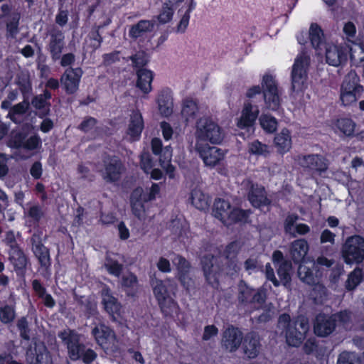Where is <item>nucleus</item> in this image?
<instances>
[{
	"mask_svg": "<svg viewBox=\"0 0 364 364\" xmlns=\"http://www.w3.org/2000/svg\"><path fill=\"white\" fill-rule=\"evenodd\" d=\"M361 358L355 352L343 351L338 355L337 364H361Z\"/></svg>",
	"mask_w": 364,
	"mask_h": 364,
	"instance_id": "6e6d98bb",
	"label": "nucleus"
},
{
	"mask_svg": "<svg viewBox=\"0 0 364 364\" xmlns=\"http://www.w3.org/2000/svg\"><path fill=\"white\" fill-rule=\"evenodd\" d=\"M43 232L38 230L31 237V250L34 256L38 259L40 269L45 272H49L52 265L50 250L43 243Z\"/></svg>",
	"mask_w": 364,
	"mask_h": 364,
	"instance_id": "6e6552de",
	"label": "nucleus"
},
{
	"mask_svg": "<svg viewBox=\"0 0 364 364\" xmlns=\"http://www.w3.org/2000/svg\"><path fill=\"white\" fill-rule=\"evenodd\" d=\"M176 260L177 275L176 277L181 285L189 291L194 286V281L190 276L191 264L189 262L183 257L178 255Z\"/></svg>",
	"mask_w": 364,
	"mask_h": 364,
	"instance_id": "6ab92c4d",
	"label": "nucleus"
},
{
	"mask_svg": "<svg viewBox=\"0 0 364 364\" xmlns=\"http://www.w3.org/2000/svg\"><path fill=\"white\" fill-rule=\"evenodd\" d=\"M154 28V23L153 21L140 20L129 28V36L131 38L136 40L147 33L152 31Z\"/></svg>",
	"mask_w": 364,
	"mask_h": 364,
	"instance_id": "2f4dec72",
	"label": "nucleus"
},
{
	"mask_svg": "<svg viewBox=\"0 0 364 364\" xmlns=\"http://www.w3.org/2000/svg\"><path fill=\"white\" fill-rule=\"evenodd\" d=\"M121 285L128 295L134 296L136 293L135 288L138 285V278L136 274L129 272L122 277Z\"/></svg>",
	"mask_w": 364,
	"mask_h": 364,
	"instance_id": "37998d69",
	"label": "nucleus"
},
{
	"mask_svg": "<svg viewBox=\"0 0 364 364\" xmlns=\"http://www.w3.org/2000/svg\"><path fill=\"white\" fill-rule=\"evenodd\" d=\"M299 218V215L296 213H289L286 216L283 224L285 234L289 235L292 237H296L294 228Z\"/></svg>",
	"mask_w": 364,
	"mask_h": 364,
	"instance_id": "4d7b16f0",
	"label": "nucleus"
},
{
	"mask_svg": "<svg viewBox=\"0 0 364 364\" xmlns=\"http://www.w3.org/2000/svg\"><path fill=\"white\" fill-rule=\"evenodd\" d=\"M153 292L164 317L172 318L175 314H178L179 306L174 299L176 294L164 284L163 281H156V284L153 287Z\"/></svg>",
	"mask_w": 364,
	"mask_h": 364,
	"instance_id": "39448f33",
	"label": "nucleus"
},
{
	"mask_svg": "<svg viewBox=\"0 0 364 364\" xmlns=\"http://www.w3.org/2000/svg\"><path fill=\"white\" fill-rule=\"evenodd\" d=\"M176 0H165L162 4L159 14L157 16L158 21L161 24L170 22L175 11Z\"/></svg>",
	"mask_w": 364,
	"mask_h": 364,
	"instance_id": "e433bc0d",
	"label": "nucleus"
},
{
	"mask_svg": "<svg viewBox=\"0 0 364 364\" xmlns=\"http://www.w3.org/2000/svg\"><path fill=\"white\" fill-rule=\"evenodd\" d=\"M195 136L198 144L208 142L212 144H220L224 139L223 128L210 117H202L196 123Z\"/></svg>",
	"mask_w": 364,
	"mask_h": 364,
	"instance_id": "7ed1b4c3",
	"label": "nucleus"
},
{
	"mask_svg": "<svg viewBox=\"0 0 364 364\" xmlns=\"http://www.w3.org/2000/svg\"><path fill=\"white\" fill-rule=\"evenodd\" d=\"M133 68L137 69H146L144 67L148 64L149 60L144 52H138L130 57Z\"/></svg>",
	"mask_w": 364,
	"mask_h": 364,
	"instance_id": "bf43d9fd",
	"label": "nucleus"
},
{
	"mask_svg": "<svg viewBox=\"0 0 364 364\" xmlns=\"http://www.w3.org/2000/svg\"><path fill=\"white\" fill-rule=\"evenodd\" d=\"M248 153L257 156H267L269 154V151L267 144L255 139L248 144Z\"/></svg>",
	"mask_w": 364,
	"mask_h": 364,
	"instance_id": "603ef678",
	"label": "nucleus"
},
{
	"mask_svg": "<svg viewBox=\"0 0 364 364\" xmlns=\"http://www.w3.org/2000/svg\"><path fill=\"white\" fill-rule=\"evenodd\" d=\"M336 320L331 315L320 313L316 315L314 324V333L318 337H327L336 329Z\"/></svg>",
	"mask_w": 364,
	"mask_h": 364,
	"instance_id": "dca6fc26",
	"label": "nucleus"
},
{
	"mask_svg": "<svg viewBox=\"0 0 364 364\" xmlns=\"http://www.w3.org/2000/svg\"><path fill=\"white\" fill-rule=\"evenodd\" d=\"M171 151L168 147H166L164 151V159L160 158V166L165 169V171L169 178L175 177V167L171 164Z\"/></svg>",
	"mask_w": 364,
	"mask_h": 364,
	"instance_id": "864d4df0",
	"label": "nucleus"
},
{
	"mask_svg": "<svg viewBox=\"0 0 364 364\" xmlns=\"http://www.w3.org/2000/svg\"><path fill=\"white\" fill-rule=\"evenodd\" d=\"M242 341V333L236 327H229L223 333V346L230 352L235 351L241 345Z\"/></svg>",
	"mask_w": 364,
	"mask_h": 364,
	"instance_id": "b1692460",
	"label": "nucleus"
},
{
	"mask_svg": "<svg viewBox=\"0 0 364 364\" xmlns=\"http://www.w3.org/2000/svg\"><path fill=\"white\" fill-rule=\"evenodd\" d=\"M30 103L35 109L39 110L38 117L40 118L43 119L50 114V103L46 102L41 95H37L34 96Z\"/></svg>",
	"mask_w": 364,
	"mask_h": 364,
	"instance_id": "a18cd8bd",
	"label": "nucleus"
},
{
	"mask_svg": "<svg viewBox=\"0 0 364 364\" xmlns=\"http://www.w3.org/2000/svg\"><path fill=\"white\" fill-rule=\"evenodd\" d=\"M102 303L105 309L113 318L119 316L121 314L122 306L117 299L112 295H109L107 298L103 299Z\"/></svg>",
	"mask_w": 364,
	"mask_h": 364,
	"instance_id": "c03bdc74",
	"label": "nucleus"
},
{
	"mask_svg": "<svg viewBox=\"0 0 364 364\" xmlns=\"http://www.w3.org/2000/svg\"><path fill=\"white\" fill-rule=\"evenodd\" d=\"M308 60L306 57L303 56L297 57L295 59L291 74L293 92H302L306 88L307 72L305 65H308Z\"/></svg>",
	"mask_w": 364,
	"mask_h": 364,
	"instance_id": "f8f14e48",
	"label": "nucleus"
},
{
	"mask_svg": "<svg viewBox=\"0 0 364 364\" xmlns=\"http://www.w3.org/2000/svg\"><path fill=\"white\" fill-rule=\"evenodd\" d=\"M252 211L251 209H242L238 207H232L225 225L247 224L250 223V217Z\"/></svg>",
	"mask_w": 364,
	"mask_h": 364,
	"instance_id": "cd10ccee",
	"label": "nucleus"
},
{
	"mask_svg": "<svg viewBox=\"0 0 364 364\" xmlns=\"http://www.w3.org/2000/svg\"><path fill=\"white\" fill-rule=\"evenodd\" d=\"M144 129V122L141 113L138 109L132 111L126 130V134L129 137V141H139Z\"/></svg>",
	"mask_w": 364,
	"mask_h": 364,
	"instance_id": "aec40b11",
	"label": "nucleus"
},
{
	"mask_svg": "<svg viewBox=\"0 0 364 364\" xmlns=\"http://www.w3.org/2000/svg\"><path fill=\"white\" fill-rule=\"evenodd\" d=\"M104 170L102 172L103 179L109 183L119 181L125 171L122 160L117 156H108L103 159Z\"/></svg>",
	"mask_w": 364,
	"mask_h": 364,
	"instance_id": "9d476101",
	"label": "nucleus"
},
{
	"mask_svg": "<svg viewBox=\"0 0 364 364\" xmlns=\"http://www.w3.org/2000/svg\"><path fill=\"white\" fill-rule=\"evenodd\" d=\"M3 242L9 247L8 252H13L21 248L16 241L14 232L11 230L6 232Z\"/></svg>",
	"mask_w": 364,
	"mask_h": 364,
	"instance_id": "052dcab7",
	"label": "nucleus"
},
{
	"mask_svg": "<svg viewBox=\"0 0 364 364\" xmlns=\"http://www.w3.org/2000/svg\"><path fill=\"white\" fill-rule=\"evenodd\" d=\"M277 269V273L279 277L280 284L282 283L284 286L289 284L291 280L290 272L292 268L291 262H284L279 265L275 266Z\"/></svg>",
	"mask_w": 364,
	"mask_h": 364,
	"instance_id": "49530a36",
	"label": "nucleus"
},
{
	"mask_svg": "<svg viewBox=\"0 0 364 364\" xmlns=\"http://www.w3.org/2000/svg\"><path fill=\"white\" fill-rule=\"evenodd\" d=\"M232 207L228 200L223 198H216L213 203V214L214 217L220 220L223 224H226L229 216V212Z\"/></svg>",
	"mask_w": 364,
	"mask_h": 364,
	"instance_id": "7c9ffc66",
	"label": "nucleus"
},
{
	"mask_svg": "<svg viewBox=\"0 0 364 364\" xmlns=\"http://www.w3.org/2000/svg\"><path fill=\"white\" fill-rule=\"evenodd\" d=\"M34 364H52V358L46 346L36 345L33 349Z\"/></svg>",
	"mask_w": 364,
	"mask_h": 364,
	"instance_id": "4c0bfd02",
	"label": "nucleus"
},
{
	"mask_svg": "<svg viewBox=\"0 0 364 364\" xmlns=\"http://www.w3.org/2000/svg\"><path fill=\"white\" fill-rule=\"evenodd\" d=\"M364 87L360 84V77L355 71L350 70L346 75L341 87L340 99L343 106H349L361 97Z\"/></svg>",
	"mask_w": 364,
	"mask_h": 364,
	"instance_id": "423d86ee",
	"label": "nucleus"
},
{
	"mask_svg": "<svg viewBox=\"0 0 364 364\" xmlns=\"http://www.w3.org/2000/svg\"><path fill=\"white\" fill-rule=\"evenodd\" d=\"M139 191L133 190L130 195V204L133 214L138 218H140L145 213V205L140 200L141 193Z\"/></svg>",
	"mask_w": 364,
	"mask_h": 364,
	"instance_id": "58836bf2",
	"label": "nucleus"
},
{
	"mask_svg": "<svg viewBox=\"0 0 364 364\" xmlns=\"http://www.w3.org/2000/svg\"><path fill=\"white\" fill-rule=\"evenodd\" d=\"M260 96V102H264L267 107L277 111L280 107V97L278 82L275 76L265 73L262 78L261 86L253 85L247 89L246 97L249 101L245 102L241 117L237 122V127L241 129L252 127L259 113V106L254 104V98Z\"/></svg>",
	"mask_w": 364,
	"mask_h": 364,
	"instance_id": "f257e3e1",
	"label": "nucleus"
},
{
	"mask_svg": "<svg viewBox=\"0 0 364 364\" xmlns=\"http://www.w3.org/2000/svg\"><path fill=\"white\" fill-rule=\"evenodd\" d=\"M309 244L304 238L298 239L292 242L290 247V253L294 263L301 262L309 251Z\"/></svg>",
	"mask_w": 364,
	"mask_h": 364,
	"instance_id": "c85d7f7f",
	"label": "nucleus"
},
{
	"mask_svg": "<svg viewBox=\"0 0 364 364\" xmlns=\"http://www.w3.org/2000/svg\"><path fill=\"white\" fill-rule=\"evenodd\" d=\"M42 141L38 134L31 136L25 141L23 149L29 151H33L41 146Z\"/></svg>",
	"mask_w": 364,
	"mask_h": 364,
	"instance_id": "0e129e2a",
	"label": "nucleus"
},
{
	"mask_svg": "<svg viewBox=\"0 0 364 364\" xmlns=\"http://www.w3.org/2000/svg\"><path fill=\"white\" fill-rule=\"evenodd\" d=\"M136 87L143 93L149 94L151 91V82L154 79V73L148 69L136 70Z\"/></svg>",
	"mask_w": 364,
	"mask_h": 364,
	"instance_id": "c756f323",
	"label": "nucleus"
},
{
	"mask_svg": "<svg viewBox=\"0 0 364 364\" xmlns=\"http://www.w3.org/2000/svg\"><path fill=\"white\" fill-rule=\"evenodd\" d=\"M348 55L351 60L354 58L349 45H331L326 49V61L330 65L338 67L346 63Z\"/></svg>",
	"mask_w": 364,
	"mask_h": 364,
	"instance_id": "9b49d317",
	"label": "nucleus"
},
{
	"mask_svg": "<svg viewBox=\"0 0 364 364\" xmlns=\"http://www.w3.org/2000/svg\"><path fill=\"white\" fill-rule=\"evenodd\" d=\"M96 343L104 349H108L115 339V333L105 324L97 326L92 330Z\"/></svg>",
	"mask_w": 364,
	"mask_h": 364,
	"instance_id": "4be33fe9",
	"label": "nucleus"
},
{
	"mask_svg": "<svg viewBox=\"0 0 364 364\" xmlns=\"http://www.w3.org/2000/svg\"><path fill=\"white\" fill-rule=\"evenodd\" d=\"M16 316L15 309L13 306L6 304L0 308V321L5 324L11 323Z\"/></svg>",
	"mask_w": 364,
	"mask_h": 364,
	"instance_id": "13d9d810",
	"label": "nucleus"
},
{
	"mask_svg": "<svg viewBox=\"0 0 364 364\" xmlns=\"http://www.w3.org/2000/svg\"><path fill=\"white\" fill-rule=\"evenodd\" d=\"M28 132L22 129L20 131H12L10 134L7 145L13 149H23L25 141L27 139Z\"/></svg>",
	"mask_w": 364,
	"mask_h": 364,
	"instance_id": "ea45409f",
	"label": "nucleus"
},
{
	"mask_svg": "<svg viewBox=\"0 0 364 364\" xmlns=\"http://www.w3.org/2000/svg\"><path fill=\"white\" fill-rule=\"evenodd\" d=\"M336 127L346 136H353L355 123L350 118H341L336 122Z\"/></svg>",
	"mask_w": 364,
	"mask_h": 364,
	"instance_id": "8fccbe9b",
	"label": "nucleus"
},
{
	"mask_svg": "<svg viewBox=\"0 0 364 364\" xmlns=\"http://www.w3.org/2000/svg\"><path fill=\"white\" fill-rule=\"evenodd\" d=\"M83 71L81 68L69 67L65 69L60 77L63 89L68 95H73L78 90Z\"/></svg>",
	"mask_w": 364,
	"mask_h": 364,
	"instance_id": "4468645a",
	"label": "nucleus"
},
{
	"mask_svg": "<svg viewBox=\"0 0 364 364\" xmlns=\"http://www.w3.org/2000/svg\"><path fill=\"white\" fill-rule=\"evenodd\" d=\"M49 43L48 50L53 61L60 60L62 52L65 47V35L58 28H53L49 31Z\"/></svg>",
	"mask_w": 364,
	"mask_h": 364,
	"instance_id": "f3484780",
	"label": "nucleus"
},
{
	"mask_svg": "<svg viewBox=\"0 0 364 364\" xmlns=\"http://www.w3.org/2000/svg\"><path fill=\"white\" fill-rule=\"evenodd\" d=\"M68 350L69 358L73 361L81 360L90 364L97 357V353L80 341V335L73 329H65L58 334Z\"/></svg>",
	"mask_w": 364,
	"mask_h": 364,
	"instance_id": "f03ea898",
	"label": "nucleus"
},
{
	"mask_svg": "<svg viewBox=\"0 0 364 364\" xmlns=\"http://www.w3.org/2000/svg\"><path fill=\"white\" fill-rule=\"evenodd\" d=\"M242 342L244 353L249 358H255L258 355L261 344L257 334L250 332L245 335Z\"/></svg>",
	"mask_w": 364,
	"mask_h": 364,
	"instance_id": "393cba45",
	"label": "nucleus"
},
{
	"mask_svg": "<svg viewBox=\"0 0 364 364\" xmlns=\"http://www.w3.org/2000/svg\"><path fill=\"white\" fill-rule=\"evenodd\" d=\"M30 99L27 97H23V101L11 107L9 111V117L10 119L16 123H19V120L16 116L25 114L30 109Z\"/></svg>",
	"mask_w": 364,
	"mask_h": 364,
	"instance_id": "c9c22d12",
	"label": "nucleus"
},
{
	"mask_svg": "<svg viewBox=\"0 0 364 364\" xmlns=\"http://www.w3.org/2000/svg\"><path fill=\"white\" fill-rule=\"evenodd\" d=\"M196 149L205 166L214 167L224 158L223 150L208 144L196 145Z\"/></svg>",
	"mask_w": 364,
	"mask_h": 364,
	"instance_id": "2eb2a0df",
	"label": "nucleus"
},
{
	"mask_svg": "<svg viewBox=\"0 0 364 364\" xmlns=\"http://www.w3.org/2000/svg\"><path fill=\"white\" fill-rule=\"evenodd\" d=\"M97 122L98 121L96 118L87 116L77 126V129L84 133H87L96 126Z\"/></svg>",
	"mask_w": 364,
	"mask_h": 364,
	"instance_id": "e2e57ef3",
	"label": "nucleus"
},
{
	"mask_svg": "<svg viewBox=\"0 0 364 364\" xmlns=\"http://www.w3.org/2000/svg\"><path fill=\"white\" fill-rule=\"evenodd\" d=\"M16 85L22 94V97L30 99L33 92L32 82L29 74L21 73L17 76Z\"/></svg>",
	"mask_w": 364,
	"mask_h": 364,
	"instance_id": "a19ab883",
	"label": "nucleus"
},
{
	"mask_svg": "<svg viewBox=\"0 0 364 364\" xmlns=\"http://www.w3.org/2000/svg\"><path fill=\"white\" fill-rule=\"evenodd\" d=\"M341 255L347 264H360L364 259V237L355 235L348 237L342 246Z\"/></svg>",
	"mask_w": 364,
	"mask_h": 364,
	"instance_id": "0eeeda50",
	"label": "nucleus"
},
{
	"mask_svg": "<svg viewBox=\"0 0 364 364\" xmlns=\"http://www.w3.org/2000/svg\"><path fill=\"white\" fill-rule=\"evenodd\" d=\"M292 327L287 331V343L290 346L298 347L302 343L309 330V321L304 316L298 317L293 322Z\"/></svg>",
	"mask_w": 364,
	"mask_h": 364,
	"instance_id": "ddd939ff",
	"label": "nucleus"
},
{
	"mask_svg": "<svg viewBox=\"0 0 364 364\" xmlns=\"http://www.w3.org/2000/svg\"><path fill=\"white\" fill-rule=\"evenodd\" d=\"M298 276L304 283L309 286H314L317 282L316 277L314 275L313 270L305 265H299Z\"/></svg>",
	"mask_w": 364,
	"mask_h": 364,
	"instance_id": "3c124183",
	"label": "nucleus"
},
{
	"mask_svg": "<svg viewBox=\"0 0 364 364\" xmlns=\"http://www.w3.org/2000/svg\"><path fill=\"white\" fill-rule=\"evenodd\" d=\"M274 144L279 154L287 153L292 145L291 132L287 128H283L280 132L275 134Z\"/></svg>",
	"mask_w": 364,
	"mask_h": 364,
	"instance_id": "bb28decb",
	"label": "nucleus"
},
{
	"mask_svg": "<svg viewBox=\"0 0 364 364\" xmlns=\"http://www.w3.org/2000/svg\"><path fill=\"white\" fill-rule=\"evenodd\" d=\"M240 249V246L237 240L230 242L226 245L224 250L223 253L225 258L228 259L235 258L239 252Z\"/></svg>",
	"mask_w": 364,
	"mask_h": 364,
	"instance_id": "680f3d73",
	"label": "nucleus"
},
{
	"mask_svg": "<svg viewBox=\"0 0 364 364\" xmlns=\"http://www.w3.org/2000/svg\"><path fill=\"white\" fill-rule=\"evenodd\" d=\"M17 328L20 333V336L26 341H28L30 339L29 336V328L26 318L25 317H22L18 319L17 322Z\"/></svg>",
	"mask_w": 364,
	"mask_h": 364,
	"instance_id": "774afa93",
	"label": "nucleus"
},
{
	"mask_svg": "<svg viewBox=\"0 0 364 364\" xmlns=\"http://www.w3.org/2000/svg\"><path fill=\"white\" fill-rule=\"evenodd\" d=\"M8 254L9 259L14 265V270L17 275L24 276L28 260L23 250L21 248L13 252H8Z\"/></svg>",
	"mask_w": 364,
	"mask_h": 364,
	"instance_id": "a878e982",
	"label": "nucleus"
},
{
	"mask_svg": "<svg viewBox=\"0 0 364 364\" xmlns=\"http://www.w3.org/2000/svg\"><path fill=\"white\" fill-rule=\"evenodd\" d=\"M220 257L213 254H205L200 259V263L206 282L213 287L219 285V276L223 269L219 260Z\"/></svg>",
	"mask_w": 364,
	"mask_h": 364,
	"instance_id": "1a4fd4ad",
	"label": "nucleus"
},
{
	"mask_svg": "<svg viewBox=\"0 0 364 364\" xmlns=\"http://www.w3.org/2000/svg\"><path fill=\"white\" fill-rule=\"evenodd\" d=\"M362 281V270L359 268H355L348 274L345 284V288L347 291H353L361 283Z\"/></svg>",
	"mask_w": 364,
	"mask_h": 364,
	"instance_id": "09e8293b",
	"label": "nucleus"
},
{
	"mask_svg": "<svg viewBox=\"0 0 364 364\" xmlns=\"http://www.w3.org/2000/svg\"><path fill=\"white\" fill-rule=\"evenodd\" d=\"M259 120L261 127L266 133L272 134L277 129L278 122L274 117L263 114L260 116Z\"/></svg>",
	"mask_w": 364,
	"mask_h": 364,
	"instance_id": "de8ad7c7",
	"label": "nucleus"
},
{
	"mask_svg": "<svg viewBox=\"0 0 364 364\" xmlns=\"http://www.w3.org/2000/svg\"><path fill=\"white\" fill-rule=\"evenodd\" d=\"M299 164L304 169L318 175L328 169L326 159L319 154L304 155L300 159Z\"/></svg>",
	"mask_w": 364,
	"mask_h": 364,
	"instance_id": "a211bd4d",
	"label": "nucleus"
},
{
	"mask_svg": "<svg viewBox=\"0 0 364 364\" xmlns=\"http://www.w3.org/2000/svg\"><path fill=\"white\" fill-rule=\"evenodd\" d=\"M198 111V104L196 100L191 98L183 100L181 116L187 124L196 119Z\"/></svg>",
	"mask_w": 364,
	"mask_h": 364,
	"instance_id": "72a5a7b5",
	"label": "nucleus"
},
{
	"mask_svg": "<svg viewBox=\"0 0 364 364\" xmlns=\"http://www.w3.org/2000/svg\"><path fill=\"white\" fill-rule=\"evenodd\" d=\"M156 103L162 116L166 117L171 116L173 107L171 90L168 87L161 89L158 93Z\"/></svg>",
	"mask_w": 364,
	"mask_h": 364,
	"instance_id": "5701e85b",
	"label": "nucleus"
},
{
	"mask_svg": "<svg viewBox=\"0 0 364 364\" xmlns=\"http://www.w3.org/2000/svg\"><path fill=\"white\" fill-rule=\"evenodd\" d=\"M190 200L191 204L200 210H205L209 206L208 200L205 195L199 190H192Z\"/></svg>",
	"mask_w": 364,
	"mask_h": 364,
	"instance_id": "79ce46f5",
	"label": "nucleus"
},
{
	"mask_svg": "<svg viewBox=\"0 0 364 364\" xmlns=\"http://www.w3.org/2000/svg\"><path fill=\"white\" fill-rule=\"evenodd\" d=\"M31 284L35 294L39 299L43 300V305L48 309H53L56 304L55 300L51 294L46 292V288L41 282L36 279L32 281Z\"/></svg>",
	"mask_w": 364,
	"mask_h": 364,
	"instance_id": "473e14b6",
	"label": "nucleus"
},
{
	"mask_svg": "<svg viewBox=\"0 0 364 364\" xmlns=\"http://www.w3.org/2000/svg\"><path fill=\"white\" fill-rule=\"evenodd\" d=\"M266 294L262 289H255L243 279L237 284V306L250 313L260 309L266 301Z\"/></svg>",
	"mask_w": 364,
	"mask_h": 364,
	"instance_id": "20e7f679",
	"label": "nucleus"
},
{
	"mask_svg": "<svg viewBox=\"0 0 364 364\" xmlns=\"http://www.w3.org/2000/svg\"><path fill=\"white\" fill-rule=\"evenodd\" d=\"M105 267L110 275L116 277H120L124 269L122 264L110 257H106Z\"/></svg>",
	"mask_w": 364,
	"mask_h": 364,
	"instance_id": "5fc2aeb1",
	"label": "nucleus"
},
{
	"mask_svg": "<svg viewBox=\"0 0 364 364\" xmlns=\"http://www.w3.org/2000/svg\"><path fill=\"white\" fill-rule=\"evenodd\" d=\"M247 199L251 205L256 208L268 206L271 200L267 196L264 186L257 183H252L247 193Z\"/></svg>",
	"mask_w": 364,
	"mask_h": 364,
	"instance_id": "412c9836",
	"label": "nucleus"
},
{
	"mask_svg": "<svg viewBox=\"0 0 364 364\" xmlns=\"http://www.w3.org/2000/svg\"><path fill=\"white\" fill-rule=\"evenodd\" d=\"M309 40L313 48L321 49L325 44L323 31L317 23H311L309 28Z\"/></svg>",
	"mask_w": 364,
	"mask_h": 364,
	"instance_id": "f704fd0d",
	"label": "nucleus"
},
{
	"mask_svg": "<svg viewBox=\"0 0 364 364\" xmlns=\"http://www.w3.org/2000/svg\"><path fill=\"white\" fill-rule=\"evenodd\" d=\"M140 166L141 169L146 173H149L154 166V163L151 156L149 153H143L140 157Z\"/></svg>",
	"mask_w": 364,
	"mask_h": 364,
	"instance_id": "338daca9",
	"label": "nucleus"
},
{
	"mask_svg": "<svg viewBox=\"0 0 364 364\" xmlns=\"http://www.w3.org/2000/svg\"><path fill=\"white\" fill-rule=\"evenodd\" d=\"M43 215V210L39 205H32L28 210V218H31L35 223H38Z\"/></svg>",
	"mask_w": 364,
	"mask_h": 364,
	"instance_id": "69168bd1",
	"label": "nucleus"
}]
</instances>
